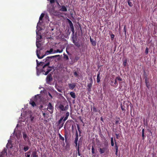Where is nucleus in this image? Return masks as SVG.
Returning <instances> with one entry per match:
<instances>
[{"label": "nucleus", "instance_id": "60", "mask_svg": "<svg viewBox=\"0 0 157 157\" xmlns=\"http://www.w3.org/2000/svg\"><path fill=\"white\" fill-rule=\"evenodd\" d=\"M144 129H143L142 130V134H144Z\"/></svg>", "mask_w": 157, "mask_h": 157}, {"label": "nucleus", "instance_id": "20", "mask_svg": "<svg viewBox=\"0 0 157 157\" xmlns=\"http://www.w3.org/2000/svg\"><path fill=\"white\" fill-rule=\"evenodd\" d=\"M69 112H67L66 113V116L64 117V119L63 120V121H65L67 119H68V117L69 116Z\"/></svg>", "mask_w": 157, "mask_h": 157}, {"label": "nucleus", "instance_id": "39", "mask_svg": "<svg viewBox=\"0 0 157 157\" xmlns=\"http://www.w3.org/2000/svg\"><path fill=\"white\" fill-rule=\"evenodd\" d=\"M115 149L116 151H118V146L117 144H116V143H115Z\"/></svg>", "mask_w": 157, "mask_h": 157}, {"label": "nucleus", "instance_id": "19", "mask_svg": "<svg viewBox=\"0 0 157 157\" xmlns=\"http://www.w3.org/2000/svg\"><path fill=\"white\" fill-rule=\"evenodd\" d=\"M100 73L99 72H98L97 75V83H99L100 81Z\"/></svg>", "mask_w": 157, "mask_h": 157}, {"label": "nucleus", "instance_id": "52", "mask_svg": "<svg viewBox=\"0 0 157 157\" xmlns=\"http://www.w3.org/2000/svg\"><path fill=\"white\" fill-rule=\"evenodd\" d=\"M76 136L78 137V133L77 131L76 130L75 133Z\"/></svg>", "mask_w": 157, "mask_h": 157}, {"label": "nucleus", "instance_id": "21", "mask_svg": "<svg viewBox=\"0 0 157 157\" xmlns=\"http://www.w3.org/2000/svg\"><path fill=\"white\" fill-rule=\"evenodd\" d=\"M70 95L72 98L74 99L75 98L76 95L75 93L71 92L70 93Z\"/></svg>", "mask_w": 157, "mask_h": 157}, {"label": "nucleus", "instance_id": "64", "mask_svg": "<svg viewBox=\"0 0 157 157\" xmlns=\"http://www.w3.org/2000/svg\"><path fill=\"white\" fill-rule=\"evenodd\" d=\"M58 91L59 92H62L61 90H58Z\"/></svg>", "mask_w": 157, "mask_h": 157}, {"label": "nucleus", "instance_id": "44", "mask_svg": "<svg viewBox=\"0 0 157 157\" xmlns=\"http://www.w3.org/2000/svg\"><path fill=\"white\" fill-rule=\"evenodd\" d=\"M122 82H119V85H120L119 88L120 89H121L122 88Z\"/></svg>", "mask_w": 157, "mask_h": 157}, {"label": "nucleus", "instance_id": "6", "mask_svg": "<svg viewBox=\"0 0 157 157\" xmlns=\"http://www.w3.org/2000/svg\"><path fill=\"white\" fill-rule=\"evenodd\" d=\"M69 108L68 105H66L65 107L62 104H60L59 106V108L61 109L62 111H64L67 110Z\"/></svg>", "mask_w": 157, "mask_h": 157}, {"label": "nucleus", "instance_id": "55", "mask_svg": "<svg viewBox=\"0 0 157 157\" xmlns=\"http://www.w3.org/2000/svg\"><path fill=\"white\" fill-rule=\"evenodd\" d=\"M25 155V156L26 157H30V155H28V154H26V155Z\"/></svg>", "mask_w": 157, "mask_h": 157}, {"label": "nucleus", "instance_id": "27", "mask_svg": "<svg viewBox=\"0 0 157 157\" xmlns=\"http://www.w3.org/2000/svg\"><path fill=\"white\" fill-rule=\"evenodd\" d=\"M63 58H64L66 59L67 60H68L69 59L68 56L64 53L63 54Z\"/></svg>", "mask_w": 157, "mask_h": 157}, {"label": "nucleus", "instance_id": "7", "mask_svg": "<svg viewBox=\"0 0 157 157\" xmlns=\"http://www.w3.org/2000/svg\"><path fill=\"white\" fill-rule=\"evenodd\" d=\"M68 22L69 24V25L71 29V31L72 33L73 34H74V33L75 31L73 24L71 20L69 19H68Z\"/></svg>", "mask_w": 157, "mask_h": 157}, {"label": "nucleus", "instance_id": "40", "mask_svg": "<svg viewBox=\"0 0 157 157\" xmlns=\"http://www.w3.org/2000/svg\"><path fill=\"white\" fill-rule=\"evenodd\" d=\"M31 151L30 150L29 151H28V152L25 153V155H26V154H28V155H30L31 154Z\"/></svg>", "mask_w": 157, "mask_h": 157}, {"label": "nucleus", "instance_id": "59", "mask_svg": "<svg viewBox=\"0 0 157 157\" xmlns=\"http://www.w3.org/2000/svg\"><path fill=\"white\" fill-rule=\"evenodd\" d=\"M43 116L44 117H45L46 114L45 113H43Z\"/></svg>", "mask_w": 157, "mask_h": 157}, {"label": "nucleus", "instance_id": "58", "mask_svg": "<svg viewBox=\"0 0 157 157\" xmlns=\"http://www.w3.org/2000/svg\"><path fill=\"white\" fill-rule=\"evenodd\" d=\"M93 157H99L98 156H97L96 155H93Z\"/></svg>", "mask_w": 157, "mask_h": 157}, {"label": "nucleus", "instance_id": "63", "mask_svg": "<svg viewBox=\"0 0 157 157\" xmlns=\"http://www.w3.org/2000/svg\"><path fill=\"white\" fill-rule=\"evenodd\" d=\"M100 119L101 121H103V119L102 117H101Z\"/></svg>", "mask_w": 157, "mask_h": 157}, {"label": "nucleus", "instance_id": "22", "mask_svg": "<svg viewBox=\"0 0 157 157\" xmlns=\"http://www.w3.org/2000/svg\"><path fill=\"white\" fill-rule=\"evenodd\" d=\"M145 83L146 84L147 87L149 88V84H148V82L147 79H145L144 80Z\"/></svg>", "mask_w": 157, "mask_h": 157}, {"label": "nucleus", "instance_id": "49", "mask_svg": "<svg viewBox=\"0 0 157 157\" xmlns=\"http://www.w3.org/2000/svg\"><path fill=\"white\" fill-rule=\"evenodd\" d=\"M144 76L146 78V79H147V75L146 74V72L144 71Z\"/></svg>", "mask_w": 157, "mask_h": 157}, {"label": "nucleus", "instance_id": "32", "mask_svg": "<svg viewBox=\"0 0 157 157\" xmlns=\"http://www.w3.org/2000/svg\"><path fill=\"white\" fill-rule=\"evenodd\" d=\"M121 106L122 110V111H125V106H123V107L122 106V104H121Z\"/></svg>", "mask_w": 157, "mask_h": 157}, {"label": "nucleus", "instance_id": "15", "mask_svg": "<svg viewBox=\"0 0 157 157\" xmlns=\"http://www.w3.org/2000/svg\"><path fill=\"white\" fill-rule=\"evenodd\" d=\"M37 154L36 151H33L32 153L31 156L33 157H38V155Z\"/></svg>", "mask_w": 157, "mask_h": 157}, {"label": "nucleus", "instance_id": "14", "mask_svg": "<svg viewBox=\"0 0 157 157\" xmlns=\"http://www.w3.org/2000/svg\"><path fill=\"white\" fill-rule=\"evenodd\" d=\"M53 107L52 106L51 103L50 102H49L48 105V109L51 110L52 111V112L51 113H52L53 112L52 110L53 109Z\"/></svg>", "mask_w": 157, "mask_h": 157}, {"label": "nucleus", "instance_id": "41", "mask_svg": "<svg viewBox=\"0 0 157 157\" xmlns=\"http://www.w3.org/2000/svg\"><path fill=\"white\" fill-rule=\"evenodd\" d=\"M59 139L62 140L63 141H64V138L63 137L61 136H60V137H59Z\"/></svg>", "mask_w": 157, "mask_h": 157}, {"label": "nucleus", "instance_id": "42", "mask_svg": "<svg viewBox=\"0 0 157 157\" xmlns=\"http://www.w3.org/2000/svg\"><path fill=\"white\" fill-rule=\"evenodd\" d=\"M74 75L76 77H77L78 76V74L76 71H75L74 72Z\"/></svg>", "mask_w": 157, "mask_h": 157}, {"label": "nucleus", "instance_id": "16", "mask_svg": "<svg viewBox=\"0 0 157 157\" xmlns=\"http://www.w3.org/2000/svg\"><path fill=\"white\" fill-rule=\"evenodd\" d=\"M29 104L33 107L36 106V105L35 102L33 101L32 99L30 100Z\"/></svg>", "mask_w": 157, "mask_h": 157}, {"label": "nucleus", "instance_id": "10", "mask_svg": "<svg viewBox=\"0 0 157 157\" xmlns=\"http://www.w3.org/2000/svg\"><path fill=\"white\" fill-rule=\"evenodd\" d=\"M122 122L121 121V120L120 118L117 117H116L115 118V124H120V123Z\"/></svg>", "mask_w": 157, "mask_h": 157}, {"label": "nucleus", "instance_id": "12", "mask_svg": "<svg viewBox=\"0 0 157 157\" xmlns=\"http://www.w3.org/2000/svg\"><path fill=\"white\" fill-rule=\"evenodd\" d=\"M23 136L24 140L25 141L29 140V137L25 132H23Z\"/></svg>", "mask_w": 157, "mask_h": 157}, {"label": "nucleus", "instance_id": "50", "mask_svg": "<svg viewBox=\"0 0 157 157\" xmlns=\"http://www.w3.org/2000/svg\"><path fill=\"white\" fill-rule=\"evenodd\" d=\"M55 2V0H50V2L51 4Z\"/></svg>", "mask_w": 157, "mask_h": 157}, {"label": "nucleus", "instance_id": "47", "mask_svg": "<svg viewBox=\"0 0 157 157\" xmlns=\"http://www.w3.org/2000/svg\"><path fill=\"white\" fill-rule=\"evenodd\" d=\"M117 80V79L116 78L115 79V80H114V84L115 85H117L118 84Z\"/></svg>", "mask_w": 157, "mask_h": 157}, {"label": "nucleus", "instance_id": "45", "mask_svg": "<svg viewBox=\"0 0 157 157\" xmlns=\"http://www.w3.org/2000/svg\"><path fill=\"white\" fill-rule=\"evenodd\" d=\"M115 136L117 139H118L119 138L120 136L119 134H115Z\"/></svg>", "mask_w": 157, "mask_h": 157}, {"label": "nucleus", "instance_id": "5", "mask_svg": "<svg viewBox=\"0 0 157 157\" xmlns=\"http://www.w3.org/2000/svg\"><path fill=\"white\" fill-rule=\"evenodd\" d=\"M90 80V83H88L87 85V90L90 92L91 90V88L92 86L93 82V80L92 78H90L89 79Z\"/></svg>", "mask_w": 157, "mask_h": 157}, {"label": "nucleus", "instance_id": "56", "mask_svg": "<svg viewBox=\"0 0 157 157\" xmlns=\"http://www.w3.org/2000/svg\"><path fill=\"white\" fill-rule=\"evenodd\" d=\"M78 137L76 136L75 139V140L78 141Z\"/></svg>", "mask_w": 157, "mask_h": 157}, {"label": "nucleus", "instance_id": "61", "mask_svg": "<svg viewBox=\"0 0 157 157\" xmlns=\"http://www.w3.org/2000/svg\"><path fill=\"white\" fill-rule=\"evenodd\" d=\"M79 57H76L75 58V59H76V60H78V59H79Z\"/></svg>", "mask_w": 157, "mask_h": 157}, {"label": "nucleus", "instance_id": "1", "mask_svg": "<svg viewBox=\"0 0 157 157\" xmlns=\"http://www.w3.org/2000/svg\"><path fill=\"white\" fill-rule=\"evenodd\" d=\"M59 56V55L48 56L45 59H44L43 61H44L45 63L43 66H43V67L42 69L40 70V72H44L45 73H43V74L45 75H47L52 69L51 67L49 66L50 64L51 60L53 58Z\"/></svg>", "mask_w": 157, "mask_h": 157}, {"label": "nucleus", "instance_id": "38", "mask_svg": "<svg viewBox=\"0 0 157 157\" xmlns=\"http://www.w3.org/2000/svg\"><path fill=\"white\" fill-rule=\"evenodd\" d=\"M116 79L117 80L119 81H121L122 80V79L120 77L117 76L116 78Z\"/></svg>", "mask_w": 157, "mask_h": 157}, {"label": "nucleus", "instance_id": "18", "mask_svg": "<svg viewBox=\"0 0 157 157\" xmlns=\"http://www.w3.org/2000/svg\"><path fill=\"white\" fill-rule=\"evenodd\" d=\"M60 10L63 12H66L67 11V9L66 7L64 6H62L61 8L60 9Z\"/></svg>", "mask_w": 157, "mask_h": 157}, {"label": "nucleus", "instance_id": "29", "mask_svg": "<svg viewBox=\"0 0 157 157\" xmlns=\"http://www.w3.org/2000/svg\"><path fill=\"white\" fill-rule=\"evenodd\" d=\"M111 145L112 146H113L114 145L113 140V138H111Z\"/></svg>", "mask_w": 157, "mask_h": 157}, {"label": "nucleus", "instance_id": "4", "mask_svg": "<svg viewBox=\"0 0 157 157\" xmlns=\"http://www.w3.org/2000/svg\"><path fill=\"white\" fill-rule=\"evenodd\" d=\"M76 39H75L74 38H73V42L75 45L78 48L82 47V48H84L85 47L83 43L80 44L78 41H76Z\"/></svg>", "mask_w": 157, "mask_h": 157}, {"label": "nucleus", "instance_id": "53", "mask_svg": "<svg viewBox=\"0 0 157 157\" xmlns=\"http://www.w3.org/2000/svg\"><path fill=\"white\" fill-rule=\"evenodd\" d=\"M142 140H144V137H145V136L144 135V134H142Z\"/></svg>", "mask_w": 157, "mask_h": 157}, {"label": "nucleus", "instance_id": "28", "mask_svg": "<svg viewBox=\"0 0 157 157\" xmlns=\"http://www.w3.org/2000/svg\"><path fill=\"white\" fill-rule=\"evenodd\" d=\"M77 129L78 130V131L79 132V134H81V130H80V128L79 125H78V124L77 125Z\"/></svg>", "mask_w": 157, "mask_h": 157}, {"label": "nucleus", "instance_id": "23", "mask_svg": "<svg viewBox=\"0 0 157 157\" xmlns=\"http://www.w3.org/2000/svg\"><path fill=\"white\" fill-rule=\"evenodd\" d=\"M63 117H62L60 118V120L58 121V124H61L62 123V122L63 121Z\"/></svg>", "mask_w": 157, "mask_h": 157}, {"label": "nucleus", "instance_id": "37", "mask_svg": "<svg viewBox=\"0 0 157 157\" xmlns=\"http://www.w3.org/2000/svg\"><path fill=\"white\" fill-rule=\"evenodd\" d=\"M128 5L130 7H132L133 5L132 2H128Z\"/></svg>", "mask_w": 157, "mask_h": 157}, {"label": "nucleus", "instance_id": "57", "mask_svg": "<svg viewBox=\"0 0 157 157\" xmlns=\"http://www.w3.org/2000/svg\"><path fill=\"white\" fill-rule=\"evenodd\" d=\"M124 31L125 32V34H126V29H125V26L124 27Z\"/></svg>", "mask_w": 157, "mask_h": 157}, {"label": "nucleus", "instance_id": "54", "mask_svg": "<svg viewBox=\"0 0 157 157\" xmlns=\"http://www.w3.org/2000/svg\"><path fill=\"white\" fill-rule=\"evenodd\" d=\"M48 95L49 96V97L51 98H52V95L50 94V93H48Z\"/></svg>", "mask_w": 157, "mask_h": 157}, {"label": "nucleus", "instance_id": "11", "mask_svg": "<svg viewBox=\"0 0 157 157\" xmlns=\"http://www.w3.org/2000/svg\"><path fill=\"white\" fill-rule=\"evenodd\" d=\"M68 86L70 89L72 90L75 87L76 85L75 83H69Z\"/></svg>", "mask_w": 157, "mask_h": 157}, {"label": "nucleus", "instance_id": "3", "mask_svg": "<svg viewBox=\"0 0 157 157\" xmlns=\"http://www.w3.org/2000/svg\"><path fill=\"white\" fill-rule=\"evenodd\" d=\"M53 51V49L52 48H51L50 49L49 51H47L45 53V54L42 56H40V55H39L38 53V50H36V55L37 56V57L39 59H42L43 58H44L45 56L46 55H48L49 54H51L52 53V52Z\"/></svg>", "mask_w": 157, "mask_h": 157}, {"label": "nucleus", "instance_id": "26", "mask_svg": "<svg viewBox=\"0 0 157 157\" xmlns=\"http://www.w3.org/2000/svg\"><path fill=\"white\" fill-rule=\"evenodd\" d=\"M92 109L94 112H97V109L94 106H93L92 108L91 107V110H92Z\"/></svg>", "mask_w": 157, "mask_h": 157}, {"label": "nucleus", "instance_id": "9", "mask_svg": "<svg viewBox=\"0 0 157 157\" xmlns=\"http://www.w3.org/2000/svg\"><path fill=\"white\" fill-rule=\"evenodd\" d=\"M52 80V75L51 74L48 75L47 77L46 81L48 84H49Z\"/></svg>", "mask_w": 157, "mask_h": 157}, {"label": "nucleus", "instance_id": "51", "mask_svg": "<svg viewBox=\"0 0 157 157\" xmlns=\"http://www.w3.org/2000/svg\"><path fill=\"white\" fill-rule=\"evenodd\" d=\"M65 142L66 143H67V136L66 135H65Z\"/></svg>", "mask_w": 157, "mask_h": 157}, {"label": "nucleus", "instance_id": "13", "mask_svg": "<svg viewBox=\"0 0 157 157\" xmlns=\"http://www.w3.org/2000/svg\"><path fill=\"white\" fill-rule=\"evenodd\" d=\"M2 154H0V157H2V155H7V149H4L1 152Z\"/></svg>", "mask_w": 157, "mask_h": 157}, {"label": "nucleus", "instance_id": "43", "mask_svg": "<svg viewBox=\"0 0 157 157\" xmlns=\"http://www.w3.org/2000/svg\"><path fill=\"white\" fill-rule=\"evenodd\" d=\"M114 35L113 34H112L111 35V39L112 40H113L114 39Z\"/></svg>", "mask_w": 157, "mask_h": 157}, {"label": "nucleus", "instance_id": "24", "mask_svg": "<svg viewBox=\"0 0 157 157\" xmlns=\"http://www.w3.org/2000/svg\"><path fill=\"white\" fill-rule=\"evenodd\" d=\"M44 13H42L40 15V16L39 18V21H41L42 20L43 18L44 17ZM40 22V21H39V22Z\"/></svg>", "mask_w": 157, "mask_h": 157}, {"label": "nucleus", "instance_id": "2", "mask_svg": "<svg viewBox=\"0 0 157 157\" xmlns=\"http://www.w3.org/2000/svg\"><path fill=\"white\" fill-rule=\"evenodd\" d=\"M104 138L105 147L102 148H100L99 149V151L100 154H103L105 152H107L109 150L108 141L104 137Z\"/></svg>", "mask_w": 157, "mask_h": 157}, {"label": "nucleus", "instance_id": "36", "mask_svg": "<svg viewBox=\"0 0 157 157\" xmlns=\"http://www.w3.org/2000/svg\"><path fill=\"white\" fill-rule=\"evenodd\" d=\"M148 52L149 49L147 47L145 50V53H146V54H147L148 53Z\"/></svg>", "mask_w": 157, "mask_h": 157}, {"label": "nucleus", "instance_id": "48", "mask_svg": "<svg viewBox=\"0 0 157 157\" xmlns=\"http://www.w3.org/2000/svg\"><path fill=\"white\" fill-rule=\"evenodd\" d=\"M30 120H31V121H33L34 119V117L33 116H32V115H30Z\"/></svg>", "mask_w": 157, "mask_h": 157}, {"label": "nucleus", "instance_id": "17", "mask_svg": "<svg viewBox=\"0 0 157 157\" xmlns=\"http://www.w3.org/2000/svg\"><path fill=\"white\" fill-rule=\"evenodd\" d=\"M90 40L93 46H95L96 44V43L95 40H94L91 37L90 38Z\"/></svg>", "mask_w": 157, "mask_h": 157}, {"label": "nucleus", "instance_id": "25", "mask_svg": "<svg viewBox=\"0 0 157 157\" xmlns=\"http://www.w3.org/2000/svg\"><path fill=\"white\" fill-rule=\"evenodd\" d=\"M29 147L28 146H25L23 148V150L25 152L27 151L29 149Z\"/></svg>", "mask_w": 157, "mask_h": 157}, {"label": "nucleus", "instance_id": "46", "mask_svg": "<svg viewBox=\"0 0 157 157\" xmlns=\"http://www.w3.org/2000/svg\"><path fill=\"white\" fill-rule=\"evenodd\" d=\"M78 141L75 140L74 143H75V147H77V146H78Z\"/></svg>", "mask_w": 157, "mask_h": 157}, {"label": "nucleus", "instance_id": "34", "mask_svg": "<svg viewBox=\"0 0 157 157\" xmlns=\"http://www.w3.org/2000/svg\"><path fill=\"white\" fill-rule=\"evenodd\" d=\"M91 150H92V153L93 154H94L95 153V152H94V147L93 146H92Z\"/></svg>", "mask_w": 157, "mask_h": 157}, {"label": "nucleus", "instance_id": "30", "mask_svg": "<svg viewBox=\"0 0 157 157\" xmlns=\"http://www.w3.org/2000/svg\"><path fill=\"white\" fill-rule=\"evenodd\" d=\"M127 63V60L125 59L123 62V65L125 67L126 66Z\"/></svg>", "mask_w": 157, "mask_h": 157}, {"label": "nucleus", "instance_id": "8", "mask_svg": "<svg viewBox=\"0 0 157 157\" xmlns=\"http://www.w3.org/2000/svg\"><path fill=\"white\" fill-rule=\"evenodd\" d=\"M36 62L37 66L36 67V68L37 70V73L38 74V72L39 71H40L38 70V67H39L40 65L43 66V65L45 63V62L44 61L43 62H40V63H39L37 60H36Z\"/></svg>", "mask_w": 157, "mask_h": 157}, {"label": "nucleus", "instance_id": "33", "mask_svg": "<svg viewBox=\"0 0 157 157\" xmlns=\"http://www.w3.org/2000/svg\"><path fill=\"white\" fill-rule=\"evenodd\" d=\"M77 150L78 151V155L79 156H80L81 155V154L79 152V146H78Z\"/></svg>", "mask_w": 157, "mask_h": 157}, {"label": "nucleus", "instance_id": "35", "mask_svg": "<svg viewBox=\"0 0 157 157\" xmlns=\"http://www.w3.org/2000/svg\"><path fill=\"white\" fill-rule=\"evenodd\" d=\"M62 52V50H60L59 49H57L56 51H55L54 53L56 52H59V53H61Z\"/></svg>", "mask_w": 157, "mask_h": 157}, {"label": "nucleus", "instance_id": "62", "mask_svg": "<svg viewBox=\"0 0 157 157\" xmlns=\"http://www.w3.org/2000/svg\"><path fill=\"white\" fill-rule=\"evenodd\" d=\"M118 151H116L115 154L116 155H117Z\"/></svg>", "mask_w": 157, "mask_h": 157}, {"label": "nucleus", "instance_id": "31", "mask_svg": "<svg viewBox=\"0 0 157 157\" xmlns=\"http://www.w3.org/2000/svg\"><path fill=\"white\" fill-rule=\"evenodd\" d=\"M64 122H65V121H63V122H62V124H58L59 125V129H60V128H61L62 127H63Z\"/></svg>", "mask_w": 157, "mask_h": 157}]
</instances>
